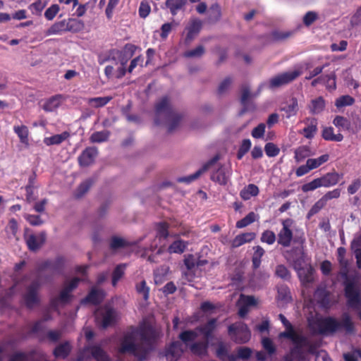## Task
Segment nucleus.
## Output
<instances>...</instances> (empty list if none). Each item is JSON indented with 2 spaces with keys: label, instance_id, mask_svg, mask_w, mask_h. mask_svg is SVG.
<instances>
[{
  "label": "nucleus",
  "instance_id": "nucleus-1",
  "mask_svg": "<svg viewBox=\"0 0 361 361\" xmlns=\"http://www.w3.org/2000/svg\"><path fill=\"white\" fill-rule=\"evenodd\" d=\"M130 330L120 340L118 352L133 355L140 361L145 360L154 349L158 334L152 325L146 322L137 327L131 326Z\"/></svg>",
  "mask_w": 361,
  "mask_h": 361
},
{
  "label": "nucleus",
  "instance_id": "nucleus-2",
  "mask_svg": "<svg viewBox=\"0 0 361 361\" xmlns=\"http://www.w3.org/2000/svg\"><path fill=\"white\" fill-rule=\"evenodd\" d=\"M155 118L154 123L160 125L168 123V132H173L180 124L183 116L176 113L171 103L168 96L162 97L154 105Z\"/></svg>",
  "mask_w": 361,
  "mask_h": 361
},
{
  "label": "nucleus",
  "instance_id": "nucleus-3",
  "mask_svg": "<svg viewBox=\"0 0 361 361\" xmlns=\"http://www.w3.org/2000/svg\"><path fill=\"white\" fill-rule=\"evenodd\" d=\"M228 334L231 340L238 344L246 343L251 338V332L247 325L242 322H237L228 326Z\"/></svg>",
  "mask_w": 361,
  "mask_h": 361
},
{
  "label": "nucleus",
  "instance_id": "nucleus-4",
  "mask_svg": "<svg viewBox=\"0 0 361 361\" xmlns=\"http://www.w3.org/2000/svg\"><path fill=\"white\" fill-rule=\"evenodd\" d=\"M340 322L332 317L317 318L313 328L320 335H332L339 331Z\"/></svg>",
  "mask_w": 361,
  "mask_h": 361
},
{
  "label": "nucleus",
  "instance_id": "nucleus-5",
  "mask_svg": "<svg viewBox=\"0 0 361 361\" xmlns=\"http://www.w3.org/2000/svg\"><path fill=\"white\" fill-rule=\"evenodd\" d=\"M294 346L290 350V353L300 356L302 355V349L307 348V351L310 354H314L317 350V345L311 342L306 336L298 334L292 341Z\"/></svg>",
  "mask_w": 361,
  "mask_h": 361
},
{
  "label": "nucleus",
  "instance_id": "nucleus-6",
  "mask_svg": "<svg viewBox=\"0 0 361 361\" xmlns=\"http://www.w3.org/2000/svg\"><path fill=\"white\" fill-rule=\"evenodd\" d=\"M292 219H286L282 220V228L277 235V243L283 247H288L291 245L293 238V233L290 228L293 224Z\"/></svg>",
  "mask_w": 361,
  "mask_h": 361
},
{
  "label": "nucleus",
  "instance_id": "nucleus-7",
  "mask_svg": "<svg viewBox=\"0 0 361 361\" xmlns=\"http://www.w3.org/2000/svg\"><path fill=\"white\" fill-rule=\"evenodd\" d=\"M183 353V344L178 341H173L166 345L163 352H160V357H165L166 361H178Z\"/></svg>",
  "mask_w": 361,
  "mask_h": 361
},
{
  "label": "nucleus",
  "instance_id": "nucleus-8",
  "mask_svg": "<svg viewBox=\"0 0 361 361\" xmlns=\"http://www.w3.org/2000/svg\"><path fill=\"white\" fill-rule=\"evenodd\" d=\"M300 75L301 72L300 71L283 73L270 79L269 87L276 88L287 85L295 80Z\"/></svg>",
  "mask_w": 361,
  "mask_h": 361
},
{
  "label": "nucleus",
  "instance_id": "nucleus-9",
  "mask_svg": "<svg viewBox=\"0 0 361 361\" xmlns=\"http://www.w3.org/2000/svg\"><path fill=\"white\" fill-rule=\"evenodd\" d=\"M39 288V283L38 281H34L27 287L26 293L23 295L25 306L29 308H33L36 305L39 304V299L38 297V290Z\"/></svg>",
  "mask_w": 361,
  "mask_h": 361
},
{
  "label": "nucleus",
  "instance_id": "nucleus-10",
  "mask_svg": "<svg viewBox=\"0 0 361 361\" xmlns=\"http://www.w3.org/2000/svg\"><path fill=\"white\" fill-rule=\"evenodd\" d=\"M345 296L348 300V304L350 307H356L360 305V292L353 282L350 281L345 283Z\"/></svg>",
  "mask_w": 361,
  "mask_h": 361
},
{
  "label": "nucleus",
  "instance_id": "nucleus-11",
  "mask_svg": "<svg viewBox=\"0 0 361 361\" xmlns=\"http://www.w3.org/2000/svg\"><path fill=\"white\" fill-rule=\"evenodd\" d=\"M219 159V156L215 155L212 159L206 162L202 168L197 170L195 173L188 176L179 177L177 178V182L185 183L189 184L192 181L197 179L203 173L207 171L212 165H214Z\"/></svg>",
  "mask_w": 361,
  "mask_h": 361
},
{
  "label": "nucleus",
  "instance_id": "nucleus-12",
  "mask_svg": "<svg viewBox=\"0 0 361 361\" xmlns=\"http://www.w3.org/2000/svg\"><path fill=\"white\" fill-rule=\"evenodd\" d=\"M217 323L216 318H212L205 324L196 327V330L203 336L204 339L211 342L214 337V334L217 329Z\"/></svg>",
  "mask_w": 361,
  "mask_h": 361
},
{
  "label": "nucleus",
  "instance_id": "nucleus-13",
  "mask_svg": "<svg viewBox=\"0 0 361 361\" xmlns=\"http://www.w3.org/2000/svg\"><path fill=\"white\" fill-rule=\"evenodd\" d=\"M97 154L98 150L95 147L85 148L78 158L80 166L86 167L93 164Z\"/></svg>",
  "mask_w": 361,
  "mask_h": 361
},
{
  "label": "nucleus",
  "instance_id": "nucleus-14",
  "mask_svg": "<svg viewBox=\"0 0 361 361\" xmlns=\"http://www.w3.org/2000/svg\"><path fill=\"white\" fill-rule=\"evenodd\" d=\"M26 244L30 251H37L46 241V233L41 232L38 235L30 234L25 237Z\"/></svg>",
  "mask_w": 361,
  "mask_h": 361
},
{
  "label": "nucleus",
  "instance_id": "nucleus-15",
  "mask_svg": "<svg viewBox=\"0 0 361 361\" xmlns=\"http://www.w3.org/2000/svg\"><path fill=\"white\" fill-rule=\"evenodd\" d=\"M82 27L83 24H53L47 30V35H59L66 31L76 32L80 30Z\"/></svg>",
  "mask_w": 361,
  "mask_h": 361
},
{
  "label": "nucleus",
  "instance_id": "nucleus-16",
  "mask_svg": "<svg viewBox=\"0 0 361 361\" xmlns=\"http://www.w3.org/2000/svg\"><path fill=\"white\" fill-rule=\"evenodd\" d=\"M97 323L100 324L102 329H106L107 327L113 325L115 323V311L113 308L106 307L105 312L102 313L101 318L99 317H96Z\"/></svg>",
  "mask_w": 361,
  "mask_h": 361
},
{
  "label": "nucleus",
  "instance_id": "nucleus-17",
  "mask_svg": "<svg viewBox=\"0 0 361 361\" xmlns=\"http://www.w3.org/2000/svg\"><path fill=\"white\" fill-rule=\"evenodd\" d=\"M210 342L204 339L202 341H195L190 345V352L197 356L204 357L208 355V349Z\"/></svg>",
  "mask_w": 361,
  "mask_h": 361
},
{
  "label": "nucleus",
  "instance_id": "nucleus-18",
  "mask_svg": "<svg viewBox=\"0 0 361 361\" xmlns=\"http://www.w3.org/2000/svg\"><path fill=\"white\" fill-rule=\"evenodd\" d=\"M279 319L286 328V330L279 334V338H284L290 340L291 341L297 336L299 334H298L291 323L286 318V317L280 314L279 315Z\"/></svg>",
  "mask_w": 361,
  "mask_h": 361
},
{
  "label": "nucleus",
  "instance_id": "nucleus-19",
  "mask_svg": "<svg viewBox=\"0 0 361 361\" xmlns=\"http://www.w3.org/2000/svg\"><path fill=\"white\" fill-rule=\"evenodd\" d=\"M343 178V174H339L336 171L329 172L319 178L322 187L329 188L336 185Z\"/></svg>",
  "mask_w": 361,
  "mask_h": 361
},
{
  "label": "nucleus",
  "instance_id": "nucleus-20",
  "mask_svg": "<svg viewBox=\"0 0 361 361\" xmlns=\"http://www.w3.org/2000/svg\"><path fill=\"white\" fill-rule=\"evenodd\" d=\"M314 269L311 265L298 269V275L303 286H307L314 281Z\"/></svg>",
  "mask_w": 361,
  "mask_h": 361
},
{
  "label": "nucleus",
  "instance_id": "nucleus-21",
  "mask_svg": "<svg viewBox=\"0 0 361 361\" xmlns=\"http://www.w3.org/2000/svg\"><path fill=\"white\" fill-rule=\"evenodd\" d=\"M104 297V295L102 290L92 288L82 300V302L97 305L103 301Z\"/></svg>",
  "mask_w": 361,
  "mask_h": 361
},
{
  "label": "nucleus",
  "instance_id": "nucleus-22",
  "mask_svg": "<svg viewBox=\"0 0 361 361\" xmlns=\"http://www.w3.org/2000/svg\"><path fill=\"white\" fill-rule=\"evenodd\" d=\"M280 110L285 113L284 116L287 119L296 116L299 110L298 99L292 97L288 103L281 107Z\"/></svg>",
  "mask_w": 361,
  "mask_h": 361
},
{
  "label": "nucleus",
  "instance_id": "nucleus-23",
  "mask_svg": "<svg viewBox=\"0 0 361 361\" xmlns=\"http://www.w3.org/2000/svg\"><path fill=\"white\" fill-rule=\"evenodd\" d=\"M256 237L253 232L243 233L236 235L231 242V247L233 248L238 247L245 243L252 241Z\"/></svg>",
  "mask_w": 361,
  "mask_h": 361
},
{
  "label": "nucleus",
  "instance_id": "nucleus-24",
  "mask_svg": "<svg viewBox=\"0 0 361 361\" xmlns=\"http://www.w3.org/2000/svg\"><path fill=\"white\" fill-rule=\"evenodd\" d=\"M198 337V331L195 329H188L180 332L178 335V338L180 340V342L184 343L185 345L189 346L191 343L195 341Z\"/></svg>",
  "mask_w": 361,
  "mask_h": 361
},
{
  "label": "nucleus",
  "instance_id": "nucleus-25",
  "mask_svg": "<svg viewBox=\"0 0 361 361\" xmlns=\"http://www.w3.org/2000/svg\"><path fill=\"white\" fill-rule=\"evenodd\" d=\"M307 126L302 130V134L307 139H312L317 132V120L315 118H307Z\"/></svg>",
  "mask_w": 361,
  "mask_h": 361
},
{
  "label": "nucleus",
  "instance_id": "nucleus-26",
  "mask_svg": "<svg viewBox=\"0 0 361 361\" xmlns=\"http://www.w3.org/2000/svg\"><path fill=\"white\" fill-rule=\"evenodd\" d=\"M71 351V345L68 341H65L58 345L53 351L56 358H66Z\"/></svg>",
  "mask_w": 361,
  "mask_h": 361
},
{
  "label": "nucleus",
  "instance_id": "nucleus-27",
  "mask_svg": "<svg viewBox=\"0 0 361 361\" xmlns=\"http://www.w3.org/2000/svg\"><path fill=\"white\" fill-rule=\"evenodd\" d=\"M322 137L326 141L341 142L343 140V135L341 133L335 134L331 126L323 128Z\"/></svg>",
  "mask_w": 361,
  "mask_h": 361
},
{
  "label": "nucleus",
  "instance_id": "nucleus-28",
  "mask_svg": "<svg viewBox=\"0 0 361 361\" xmlns=\"http://www.w3.org/2000/svg\"><path fill=\"white\" fill-rule=\"evenodd\" d=\"M188 0H166L165 6L170 10L171 13L175 16L179 11L184 8Z\"/></svg>",
  "mask_w": 361,
  "mask_h": 361
},
{
  "label": "nucleus",
  "instance_id": "nucleus-29",
  "mask_svg": "<svg viewBox=\"0 0 361 361\" xmlns=\"http://www.w3.org/2000/svg\"><path fill=\"white\" fill-rule=\"evenodd\" d=\"M259 192V188L256 185L250 183L241 190L240 192V197L243 200H248L252 197L257 196Z\"/></svg>",
  "mask_w": 361,
  "mask_h": 361
},
{
  "label": "nucleus",
  "instance_id": "nucleus-30",
  "mask_svg": "<svg viewBox=\"0 0 361 361\" xmlns=\"http://www.w3.org/2000/svg\"><path fill=\"white\" fill-rule=\"evenodd\" d=\"M325 100L322 97H318L311 101L309 106L310 112L312 114H319L322 113L325 108Z\"/></svg>",
  "mask_w": 361,
  "mask_h": 361
},
{
  "label": "nucleus",
  "instance_id": "nucleus-31",
  "mask_svg": "<svg viewBox=\"0 0 361 361\" xmlns=\"http://www.w3.org/2000/svg\"><path fill=\"white\" fill-rule=\"evenodd\" d=\"M276 300L282 304H286L291 300L290 289L286 285H281L277 288Z\"/></svg>",
  "mask_w": 361,
  "mask_h": 361
},
{
  "label": "nucleus",
  "instance_id": "nucleus-32",
  "mask_svg": "<svg viewBox=\"0 0 361 361\" xmlns=\"http://www.w3.org/2000/svg\"><path fill=\"white\" fill-rule=\"evenodd\" d=\"M62 95L56 94L49 98L43 104V109L45 111H53L56 109L61 104Z\"/></svg>",
  "mask_w": 361,
  "mask_h": 361
},
{
  "label": "nucleus",
  "instance_id": "nucleus-33",
  "mask_svg": "<svg viewBox=\"0 0 361 361\" xmlns=\"http://www.w3.org/2000/svg\"><path fill=\"white\" fill-rule=\"evenodd\" d=\"M69 137L70 133L68 131H64L61 134H57L49 137H45L44 140V142L47 146L60 145Z\"/></svg>",
  "mask_w": 361,
  "mask_h": 361
},
{
  "label": "nucleus",
  "instance_id": "nucleus-34",
  "mask_svg": "<svg viewBox=\"0 0 361 361\" xmlns=\"http://www.w3.org/2000/svg\"><path fill=\"white\" fill-rule=\"evenodd\" d=\"M254 253L252 257V269L254 271L257 270L261 264L262 257L265 253L264 248L259 245L253 247Z\"/></svg>",
  "mask_w": 361,
  "mask_h": 361
},
{
  "label": "nucleus",
  "instance_id": "nucleus-35",
  "mask_svg": "<svg viewBox=\"0 0 361 361\" xmlns=\"http://www.w3.org/2000/svg\"><path fill=\"white\" fill-rule=\"evenodd\" d=\"M13 131L19 137L21 143L28 145H29V130L28 128L25 125L15 126L13 127Z\"/></svg>",
  "mask_w": 361,
  "mask_h": 361
},
{
  "label": "nucleus",
  "instance_id": "nucleus-36",
  "mask_svg": "<svg viewBox=\"0 0 361 361\" xmlns=\"http://www.w3.org/2000/svg\"><path fill=\"white\" fill-rule=\"evenodd\" d=\"M169 271V267L161 266L154 271V280L157 285L163 283L166 280V276Z\"/></svg>",
  "mask_w": 361,
  "mask_h": 361
},
{
  "label": "nucleus",
  "instance_id": "nucleus-37",
  "mask_svg": "<svg viewBox=\"0 0 361 361\" xmlns=\"http://www.w3.org/2000/svg\"><path fill=\"white\" fill-rule=\"evenodd\" d=\"M90 351L97 361H109L108 355L100 346L92 345L90 348Z\"/></svg>",
  "mask_w": 361,
  "mask_h": 361
},
{
  "label": "nucleus",
  "instance_id": "nucleus-38",
  "mask_svg": "<svg viewBox=\"0 0 361 361\" xmlns=\"http://www.w3.org/2000/svg\"><path fill=\"white\" fill-rule=\"evenodd\" d=\"M112 97H92L87 99V104L93 108H101L106 106L111 100Z\"/></svg>",
  "mask_w": 361,
  "mask_h": 361
},
{
  "label": "nucleus",
  "instance_id": "nucleus-39",
  "mask_svg": "<svg viewBox=\"0 0 361 361\" xmlns=\"http://www.w3.org/2000/svg\"><path fill=\"white\" fill-rule=\"evenodd\" d=\"M202 24H190V26L186 27V37L185 39V44H190L197 35L201 30Z\"/></svg>",
  "mask_w": 361,
  "mask_h": 361
},
{
  "label": "nucleus",
  "instance_id": "nucleus-40",
  "mask_svg": "<svg viewBox=\"0 0 361 361\" xmlns=\"http://www.w3.org/2000/svg\"><path fill=\"white\" fill-rule=\"evenodd\" d=\"M259 218L258 214H255L254 212H250L248 213L244 218L236 222L235 226L238 228H245L255 221H257Z\"/></svg>",
  "mask_w": 361,
  "mask_h": 361
},
{
  "label": "nucleus",
  "instance_id": "nucleus-41",
  "mask_svg": "<svg viewBox=\"0 0 361 361\" xmlns=\"http://www.w3.org/2000/svg\"><path fill=\"white\" fill-rule=\"evenodd\" d=\"M188 243L183 240H178L173 242L168 247L169 253L182 254L185 252Z\"/></svg>",
  "mask_w": 361,
  "mask_h": 361
},
{
  "label": "nucleus",
  "instance_id": "nucleus-42",
  "mask_svg": "<svg viewBox=\"0 0 361 361\" xmlns=\"http://www.w3.org/2000/svg\"><path fill=\"white\" fill-rule=\"evenodd\" d=\"M329 293L324 288L319 287L314 292V297L322 306H326L329 302Z\"/></svg>",
  "mask_w": 361,
  "mask_h": 361
},
{
  "label": "nucleus",
  "instance_id": "nucleus-43",
  "mask_svg": "<svg viewBox=\"0 0 361 361\" xmlns=\"http://www.w3.org/2000/svg\"><path fill=\"white\" fill-rule=\"evenodd\" d=\"M109 135V130L96 131L91 135L90 140L92 143H100L107 141Z\"/></svg>",
  "mask_w": 361,
  "mask_h": 361
},
{
  "label": "nucleus",
  "instance_id": "nucleus-44",
  "mask_svg": "<svg viewBox=\"0 0 361 361\" xmlns=\"http://www.w3.org/2000/svg\"><path fill=\"white\" fill-rule=\"evenodd\" d=\"M169 224L167 222L161 221L157 223L156 225L157 237L159 239L163 238L166 240L169 235Z\"/></svg>",
  "mask_w": 361,
  "mask_h": 361
},
{
  "label": "nucleus",
  "instance_id": "nucleus-45",
  "mask_svg": "<svg viewBox=\"0 0 361 361\" xmlns=\"http://www.w3.org/2000/svg\"><path fill=\"white\" fill-rule=\"evenodd\" d=\"M251 94L250 91V87L247 85H243L241 87V97H240V103L243 106V109L242 110L241 114L245 113L247 111V102L248 99L250 98Z\"/></svg>",
  "mask_w": 361,
  "mask_h": 361
},
{
  "label": "nucleus",
  "instance_id": "nucleus-46",
  "mask_svg": "<svg viewBox=\"0 0 361 361\" xmlns=\"http://www.w3.org/2000/svg\"><path fill=\"white\" fill-rule=\"evenodd\" d=\"M329 160V155L328 154H324L317 158L308 159L307 161V164H309L310 166V169L313 170L319 167L321 165L327 162Z\"/></svg>",
  "mask_w": 361,
  "mask_h": 361
},
{
  "label": "nucleus",
  "instance_id": "nucleus-47",
  "mask_svg": "<svg viewBox=\"0 0 361 361\" xmlns=\"http://www.w3.org/2000/svg\"><path fill=\"white\" fill-rule=\"evenodd\" d=\"M133 243H129L122 238L113 236L111 239L110 247L112 250H117L122 247L131 246Z\"/></svg>",
  "mask_w": 361,
  "mask_h": 361
},
{
  "label": "nucleus",
  "instance_id": "nucleus-48",
  "mask_svg": "<svg viewBox=\"0 0 361 361\" xmlns=\"http://www.w3.org/2000/svg\"><path fill=\"white\" fill-rule=\"evenodd\" d=\"M209 18L212 21H217L221 15V6L219 4H213L207 10Z\"/></svg>",
  "mask_w": 361,
  "mask_h": 361
},
{
  "label": "nucleus",
  "instance_id": "nucleus-49",
  "mask_svg": "<svg viewBox=\"0 0 361 361\" xmlns=\"http://www.w3.org/2000/svg\"><path fill=\"white\" fill-rule=\"evenodd\" d=\"M211 178L212 180L223 185H226L228 182V177L222 167L218 169L212 175Z\"/></svg>",
  "mask_w": 361,
  "mask_h": 361
},
{
  "label": "nucleus",
  "instance_id": "nucleus-50",
  "mask_svg": "<svg viewBox=\"0 0 361 361\" xmlns=\"http://www.w3.org/2000/svg\"><path fill=\"white\" fill-rule=\"evenodd\" d=\"M94 180L91 178L87 179L81 183L77 188L75 196L77 198L82 197L93 185Z\"/></svg>",
  "mask_w": 361,
  "mask_h": 361
},
{
  "label": "nucleus",
  "instance_id": "nucleus-51",
  "mask_svg": "<svg viewBox=\"0 0 361 361\" xmlns=\"http://www.w3.org/2000/svg\"><path fill=\"white\" fill-rule=\"evenodd\" d=\"M355 99L350 95H342L336 99L335 106L338 109L352 106L355 103Z\"/></svg>",
  "mask_w": 361,
  "mask_h": 361
},
{
  "label": "nucleus",
  "instance_id": "nucleus-52",
  "mask_svg": "<svg viewBox=\"0 0 361 361\" xmlns=\"http://www.w3.org/2000/svg\"><path fill=\"white\" fill-rule=\"evenodd\" d=\"M137 293L142 295L143 299L147 301L149 298V287L147 285L145 280H142L135 285Z\"/></svg>",
  "mask_w": 361,
  "mask_h": 361
},
{
  "label": "nucleus",
  "instance_id": "nucleus-53",
  "mask_svg": "<svg viewBox=\"0 0 361 361\" xmlns=\"http://www.w3.org/2000/svg\"><path fill=\"white\" fill-rule=\"evenodd\" d=\"M333 124L338 128L349 130L350 128V121L342 116H336L333 120Z\"/></svg>",
  "mask_w": 361,
  "mask_h": 361
},
{
  "label": "nucleus",
  "instance_id": "nucleus-54",
  "mask_svg": "<svg viewBox=\"0 0 361 361\" xmlns=\"http://www.w3.org/2000/svg\"><path fill=\"white\" fill-rule=\"evenodd\" d=\"M300 28V27H298V28L295 30L293 31H279V30H274L271 32V37L272 38L276 41L279 40H283L286 39L292 35Z\"/></svg>",
  "mask_w": 361,
  "mask_h": 361
},
{
  "label": "nucleus",
  "instance_id": "nucleus-55",
  "mask_svg": "<svg viewBox=\"0 0 361 361\" xmlns=\"http://www.w3.org/2000/svg\"><path fill=\"white\" fill-rule=\"evenodd\" d=\"M343 328L348 333H353L355 331L354 324L348 314H345L341 322H340L339 330Z\"/></svg>",
  "mask_w": 361,
  "mask_h": 361
},
{
  "label": "nucleus",
  "instance_id": "nucleus-56",
  "mask_svg": "<svg viewBox=\"0 0 361 361\" xmlns=\"http://www.w3.org/2000/svg\"><path fill=\"white\" fill-rule=\"evenodd\" d=\"M276 240V234L271 230H265L261 235L260 240L262 243L268 245H273Z\"/></svg>",
  "mask_w": 361,
  "mask_h": 361
},
{
  "label": "nucleus",
  "instance_id": "nucleus-57",
  "mask_svg": "<svg viewBox=\"0 0 361 361\" xmlns=\"http://www.w3.org/2000/svg\"><path fill=\"white\" fill-rule=\"evenodd\" d=\"M125 264H118L114 269L112 273V285L116 286L118 281L121 279L124 274Z\"/></svg>",
  "mask_w": 361,
  "mask_h": 361
},
{
  "label": "nucleus",
  "instance_id": "nucleus-58",
  "mask_svg": "<svg viewBox=\"0 0 361 361\" xmlns=\"http://www.w3.org/2000/svg\"><path fill=\"white\" fill-rule=\"evenodd\" d=\"M275 274L278 277L286 281H288L291 277L290 271L285 265L283 264L276 266Z\"/></svg>",
  "mask_w": 361,
  "mask_h": 361
},
{
  "label": "nucleus",
  "instance_id": "nucleus-59",
  "mask_svg": "<svg viewBox=\"0 0 361 361\" xmlns=\"http://www.w3.org/2000/svg\"><path fill=\"white\" fill-rule=\"evenodd\" d=\"M264 151L269 157H275L280 153L279 147L273 142H267L264 146Z\"/></svg>",
  "mask_w": 361,
  "mask_h": 361
},
{
  "label": "nucleus",
  "instance_id": "nucleus-60",
  "mask_svg": "<svg viewBox=\"0 0 361 361\" xmlns=\"http://www.w3.org/2000/svg\"><path fill=\"white\" fill-rule=\"evenodd\" d=\"M326 205V203L321 197L318 201H317L314 203V204L309 210L307 215V219H310L312 216L317 214Z\"/></svg>",
  "mask_w": 361,
  "mask_h": 361
},
{
  "label": "nucleus",
  "instance_id": "nucleus-61",
  "mask_svg": "<svg viewBox=\"0 0 361 361\" xmlns=\"http://www.w3.org/2000/svg\"><path fill=\"white\" fill-rule=\"evenodd\" d=\"M320 187H322L321 180H319V178H317L307 183L302 185V190L304 192H307L310 191H313Z\"/></svg>",
  "mask_w": 361,
  "mask_h": 361
},
{
  "label": "nucleus",
  "instance_id": "nucleus-62",
  "mask_svg": "<svg viewBox=\"0 0 361 361\" xmlns=\"http://www.w3.org/2000/svg\"><path fill=\"white\" fill-rule=\"evenodd\" d=\"M310 152L309 147L307 146H301L295 150V159L296 161H300L307 157H308Z\"/></svg>",
  "mask_w": 361,
  "mask_h": 361
},
{
  "label": "nucleus",
  "instance_id": "nucleus-63",
  "mask_svg": "<svg viewBox=\"0 0 361 361\" xmlns=\"http://www.w3.org/2000/svg\"><path fill=\"white\" fill-rule=\"evenodd\" d=\"M266 124L261 123L254 128L251 132L252 136L255 139L262 138L265 133Z\"/></svg>",
  "mask_w": 361,
  "mask_h": 361
},
{
  "label": "nucleus",
  "instance_id": "nucleus-64",
  "mask_svg": "<svg viewBox=\"0 0 361 361\" xmlns=\"http://www.w3.org/2000/svg\"><path fill=\"white\" fill-rule=\"evenodd\" d=\"M350 249L354 254L361 252V235L353 238L350 243Z\"/></svg>",
  "mask_w": 361,
  "mask_h": 361
}]
</instances>
